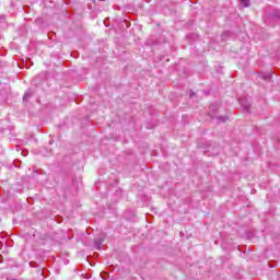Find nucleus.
Listing matches in <instances>:
<instances>
[{
	"label": "nucleus",
	"instance_id": "1",
	"mask_svg": "<svg viewBox=\"0 0 280 280\" xmlns=\"http://www.w3.org/2000/svg\"><path fill=\"white\" fill-rule=\"evenodd\" d=\"M30 97H32V92H25L23 100H30Z\"/></svg>",
	"mask_w": 280,
	"mask_h": 280
},
{
	"label": "nucleus",
	"instance_id": "2",
	"mask_svg": "<svg viewBox=\"0 0 280 280\" xmlns=\"http://www.w3.org/2000/svg\"><path fill=\"white\" fill-rule=\"evenodd\" d=\"M240 1L242 3L243 8H248V1L249 0H240Z\"/></svg>",
	"mask_w": 280,
	"mask_h": 280
},
{
	"label": "nucleus",
	"instance_id": "3",
	"mask_svg": "<svg viewBox=\"0 0 280 280\" xmlns=\"http://www.w3.org/2000/svg\"><path fill=\"white\" fill-rule=\"evenodd\" d=\"M219 119H220V121H226V119H229V117L223 116V117H220Z\"/></svg>",
	"mask_w": 280,
	"mask_h": 280
}]
</instances>
